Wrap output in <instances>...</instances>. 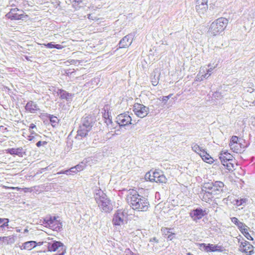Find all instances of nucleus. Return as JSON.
Segmentation results:
<instances>
[{"mask_svg": "<svg viewBox=\"0 0 255 255\" xmlns=\"http://www.w3.org/2000/svg\"><path fill=\"white\" fill-rule=\"evenodd\" d=\"M231 148L234 152L236 153L241 152L242 144L240 143H236L234 144L229 145Z\"/></svg>", "mask_w": 255, "mask_h": 255, "instance_id": "bb28decb", "label": "nucleus"}, {"mask_svg": "<svg viewBox=\"0 0 255 255\" xmlns=\"http://www.w3.org/2000/svg\"><path fill=\"white\" fill-rule=\"evenodd\" d=\"M203 192L204 194L202 198V200L206 202H209V200L213 197V194H211L210 191H207L206 190H205V191Z\"/></svg>", "mask_w": 255, "mask_h": 255, "instance_id": "c85d7f7f", "label": "nucleus"}, {"mask_svg": "<svg viewBox=\"0 0 255 255\" xmlns=\"http://www.w3.org/2000/svg\"><path fill=\"white\" fill-rule=\"evenodd\" d=\"M72 2H77L78 3H80L82 2L81 0H71Z\"/></svg>", "mask_w": 255, "mask_h": 255, "instance_id": "603ef678", "label": "nucleus"}, {"mask_svg": "<svg viewBox=\"0 0 255 255\" xmlns=\"http://www.w3.org/2000/svg\"><path fill=\"white\" fill-rule=\"evenodd\" d=\"M28 232V230L27 229H25L24 230V233L25 232Z\"/></svg>", "mask_w": 255, "mask_h": 255, "instance_id": "680f3d73", "label": "nucleus"}, {"mask_svg": "<svg viewBox=\"0 0 255 255\" xmlns=\"http://www.w3.org/2000/svg\"><path fill=\"white\" fill-rule=\"evenodd\" d=\"M171 96V95H169L167 96H164L162 98L161 101L164 103L166 104L168 100V99L170 98Z\"/></svg>", "mask_w": 255, "mask_h": 255, "instance_id": "ea45409f", "label": "nucleus"}, {"mask_svg": "<svg viewBox=\"0 0 255 255\" xmlns=\"http://www.w3.org/2000/svg\"><path fill=\"white\" fill-rule=\"evenodd\" d=\"M248 229H249V228H246L244 230V231H243V232L242 233L244 234V235L246 237V238L247 239H248L249 240H253V239L251 237L250 234H249V233L248 232Z\"/></svg>", "mask_w": 255, "mask_h": 255, "instance_id": "72a5a7b5", "label": "nucleus"}, {"mask_svg": "<svg viewBox=\"0 0 255 255\" xmlns=\"http://www.w3.org/2000/svg\"><path fill=\"white\" fill-rule=\"evenodd\" d=\"M57 174H67V175H69V174H71V173H69V170H66L61 171L60 172H58Z\"/></svg>", "mask_w": 255, "mask_h": 255, "instance_id": "a18cd8bd", "label": "nucleus"}, {"mask_svg": "<svg viewBox=\"0 0 255 255\" xmlns=\"http://www.w3.org/2000/svg\"><path fill=\"white\" fill-rule=\"evenodd\" d=\"M58 217L53 216V217H49L47 218L46 219L44 220V224L46 227H48L50 229H52L53 231H55L57 232L60 231V226L53 227L54 225L53 224L56 222Z\"/></svg>", "mask_w": 255, "mask_h": 255, "instance_id": "4468645a", "label": "nucleus"}, {"mask_svg": "<svg viewBox=\"0 0 255 255\" xmlns=\"http://www.w3.org/2000/svg\"><path fill=\"white\" fill-rule=\"evenodd\" d=\"M33 138H34V136H29V140H32V139H33Z\"/></svg>", "mask_w": 255, "mask_h": 255, "instance_id": "4d7b16f0", "label": "nucleus"}, {"mask_svg": "<svg viewBox=\"0 0 255 255\" xmlns=\"http://www.w3.org/2000/svg\"><path fill=\"white\" fill-rule=\"evenodd\" d=\"M63 46L60 44H55V48L57 49H61L63 48Z\"/></svg>", "mask_w": 255, "mask_h": 255, "instance_id": "8fccbe9b", "label": "nucleus"}, {"mask_svg": "<svg viewBox=\"0 0 255 255\" xmlns=\"http://www.w3.org/2000/svg\"><path fill=\"white\" fill-rule=\"evenodd\" d=\"M238 137L237 136H233L230 140V144H234L236 143H238Z\"/></svg>", "mask_w": 255, "mask_h": 255, "instance_id": "e433bc0d", "label": "nucleus"}, {"mask_svg": "<svg viewBox=\"0 0 255 255\" xmlns=\"http://www.w3.org/2000/svg\"><path fill=\"white\" fill-rule=\"evenodd\" d=\"M30 132L31 134H32L35 133L33 131H30Z\"/></svg>", "mask_w": 255, "mask_h": 255, "instance_id": "052dcab7", "label": "nucleus"}, {"mask_svg": "<svg viewBox=\"0 0 255 255\" xmlns=\"http://www.w3.org/2000/svg\"><path fill=\"white\" fill-rule=\"evenodd\" d=\"M253 246L248 241L241 242L239 247V251L245 253L247 255H252L254 252Z\"/></svg>", "mask_w": 255, "mask_h": 255, "instance_id": "ddd939ff", "label": "nucleus"}, {"mask_svg": "<svg viewBox=\"0 0 255 255\" xmlns=\"http://www.w3.org/2000/svg\"><path fill=\"white\" fill-rule=\"evenodd\" d=\"M47 143V142L45 141H39L36 143V145L37 147H40L41 145H45Z\"/></svg>", "mask_w": 255, "mask_h": 255, "instance_id": "a19ab883", "label": "nucleus"}, {"mask_svg": "<svg viewBox=\"0 0 255 255\" xmlns=\"http://www.w3.org/2000/svg\"><path fill=\"white\" fill-rule=\"evenodd\" d=\"M13 188L14 189V188ZM14 189H16L17 190H19L20 189V188L19 187H15V188H14Z\"/></svg>", "mask_w": 255, "mask_h": 255, "instance_id": "bf43d9fd", "label": "nucleus"}, {"mask_svg": "<svg viewBox=\"0 0 255 255\" xmlns=\"http://www.w3.org/2000/svg\"><path fill=\"white\" fill-rule=\"evenodd\" d=\"M127 199L133 210L145 212L148 209L149 203L148 200L144 197L140 195L135 190L130 189L128 190Z\"/></svg>", "mask_w": 255, "mask_h": 255, "instance_id": "f257e3e1", "label": "nucleus"}, {"mask_svg": "<svg viewBox=\"0 0 255 255\" xmlns=\"http://www.w3.org/2000/svg\"><path fill=\"white\" fill-rule=\"evenodd\" d=\"M207 214L206 210L201 208H197L190 212V216L194 221L197 222Z\"/></svg>", "mask_w": 255, "mask_h": 255, "instance_id": "9b49d317", "label": "nucleus"}, {"mask_svg": "<svg viewBox=\"0 0 255 255\" xmlns=\"http://www.w3.org/2000/svg\"><path fill=\"white\" fill-rule=\"evenodd\" d=\"M55 165H53V164H50L49 166L45 167V168H43L42 169V170L43 171H46V170H48L49 169H51L52 168L55 167Z\"/></svg>", "mask_w": 255, "mask_h": 255, "instance_id": "37998d69", "label": "nucleus"}, {"mask_svg": "<svg viewBox=\"0 0 255 255\" xmlns=\"http://www.w3.org/2000/svg\"><path fill=\"white\" fill-rule=\"evenodd\" d=\"M228 23L227 19L223 17L219 18L211 23L208 32L213 36L219 34L224 30Z\"/></svg>", "mask_w": 255, "mask_h": 255, "instance_id": "7ed1b4c3", "label": "nucleus"}, {"mask_svg": "<svg viewBox=\"0 0 255 255\" xmlns=\"http://www.w3.org/2000/svg\"><path fill=\"white\" fill-rule=\"evenodd\" d=\"M109 122V123H112V120H111V119H108V122Z\"/></svg>", "mask_w": 255, "mask_h": 255, "instance_id": "13d9d810", "label": "nucleus"}, {"mask_svg": "<svg viewBox=\"0 0 255 255\" xmlns=\"http://www.w3.org/2000/svg\"><path fill=\"white\" fill-rule=\"evenodd\" d=\"M0 242H2L1 237H0Z\"/></svg>", "mask_w": 255, "mask_h": 255, "instance_id": "e2e57ef3", "label": "nucleus"}, {"mask_svg": "<svg viewBox=\"0 0 255 255\" xmlns=\"http://www.w3.org/2000/svg\"><path fill=\"white\" fill-rule=\"evenodd\" d=\"M204 246V247L205 248V250L207 252H216V251H222V250L221 249V246H218L217 245H214L213 244H208L206 245L205 244H202Z\"/></svg>", "mask_w": 255, "mask_h": 255, "instance_id": "aec40b11", "label": "nucleus"}, {"mask_svg": "<svg viewBox=\"0 0 255 255\" xmlns=\"http://www.w3.org/2000/svg\"><path fill=\"white\" fill-rule=\"evenodd\" d=\"M191 147H192V149L194 151H195V152H196L200 155V152H202V151H203L205 150L202 147H200L198 144H197V143H194L192 144Z\"/></svg>", "mask_w": 255, "mask_h": 255, "instance_id": "7c9ffc66", "label": "nucleus"}, {"mask_svg": "<svg viewBox=\"0 0 255 255\" xmlns=\"http://www.w3.org/2000/svg\"><path fill=\"white\" fill-rule=\"evenodd\" d=\"M245 226H246V225L241 222H240L238 223V224L237 225V227L238 228H241L242 227H245Z\"/></svg>", "mask_w": 255, "mask_h": 255, "instance_id": "09e8293b", "label": "nucleus"}, {"mask_svg": "<svg viewBox=\"0 0 255 255\" xmlns=\"http://www.w3.org/2000/svg\"><path fill=\"white\" fill-rule=\"evenodd\" d=\"M75 170L77 171V172H79L80 171H81L83 169V166L82 165L78 164L74 166Z\"/></svg>", "mask_w": 255, "mask_h": 255, "instance_id": "58836bf2", "label": "nucleus"}, {"mask_svg": "<svg viewBox=\"0 0 255 255\" xmlns=\"http://www.w3.org/2000/svg\"><path fill=\"white\" fill-rule=\"evenodd\" d=\"M213 183L214 182L205 183L203 186L202 191L204 192L205 190L207 191H211L213 190Z\"/></svg>", "mask_w": 255, "mask_h": 255, "instance_id": "2f4dec72", "label": "nucleus"}, {"mask_svg": "<svg viewBox=\"0 0 255 255\" xmlns=\"http://www.w3.org/2000/svg\"><path fill=\"white\" fill-rule=\"evenodd\" d=\"M9 219L7 218H0V231L6 227L8 226Z\"/></svg>", "mask_w": 255, "mask_h": 255, "instance_id": "c756f323", "label": "nucleus"}, {"mask_svg": "<svg viewBox=\"0 0 255 255\" xmlns=\"http://www.w3.org/2000/svg\"><path fill=\"white\" fill-rule=\"evenodd\" d=\"M25 109L31 113H35L36 111L40 110L37 105L32 101L27 102L25 106Z\"/></svg>", "mask_w": 255, "mask_h": 255, "instance_id": "a211bd4d", "label": "nucleus"}, {"mask_svg": "<svg viewBox=\"0 0 255 255\" xmlns=\"http://www.w3.org/2000/svg\"><path fill=\"white\" fill-rule=\"evenodd\" d=\"M126 213L121 210H118L114 215L112 223L114 226H121L124 225Z\"/></svg>", "mask_w": 255, "mask_h": 255, "instance_id": "6e6552de", "label": "nucleus"}, {"mask_svg": "<svg viewBox=\"0 0 255 255\" xmlns=\"http://www.w3.org/2000/svg\"><path fill=\"white\" fill-rule=\"evenodd\" d=\"M235 201L236 205L238 206H241L244 204H245L247 201V199L246 198H243L240 200L237 199Z\"/></svg>", "mask_w": 255, "mask_h": 255, "instance_id": "c9c22d12", "label": "nucleus"}, {"mask_svg": "<svg viewBox=\"0 0 255 255\" xmlns=\"http://www.w3.org/2000/svg\"><path fill=\"white\" fill-rule=\"evenodd\" d=\"M133 111L137 117L143 118L147 116L149 109L143 104L135 103L133 106Z\"/></svg>", "mask_w": 255, "mask_h": 255, "instance_id": "423d86ee", "label": "nucleus"}, {"mask_svg": "<svg viewBox=\"0 0 255 255\" xmlns=\"http://www.w3.org/2000/svg\"><path fill=\"white\" fill-rule=\"evenodd\" d=\"M37 243L35 241H28L24 243L23 245V249L30 250L36 246Z\"/></svg>", "mask_w": 255, "mask_h": 255, "instance_id": "a878e982", "label": "nucleus"}, {"mask_svg": "<svg viewBox=\"0 0 255 255\" xmlns=\"http://www.w3.org/2000/svg\"><path fill=\"white\" fill-rule=\"evenodd\" d=\"M43 243L45 244V242H39V243H37L36 246L37 245L40 246V245H42Z\"/></svg>", "mask_w": 255, "mask_h": 255, "instance_id": "5fc2aeb1", "label": "nucleus"}, {"mask_svg": "<svg viewBox=\"0 0 255 255\" xmlns=\"http://www.w3.org/2000/svg\"><path fill=\"white\" fill-rule=\"evenodd\" d=\"M49 119L50 122L53 126H55L58 123V119L57 117H54L53 116L50 115Z\"/></svg>", "mask_w": 255, "mask_h": 255, "instance_id": "f704fd0d", "label": "nucleus"}, {"mask_svg": "<svg viewBox=\"0 0 255 255\" xmlns=\"http://www.w3.org/2000/svg\"><path fill=\"white\" fill-rule=\"evenodd\" d=\"M208 0H196L195 8L199 14H204L208 8Z\"/></svg>", "mask_w": 255, "mask_h": 255, "instance_id": "f8f14e48", "label": "nucleus"}, {"mask_svg": "<svg viewBox=\"0 0 255 255\" xmlns=\"http://www.w3.org/2000/svg\"><path fill=\"white\" fill-rule=\"evenodd\" d=\"M224 184L220 181H216L213 183V190L210 191L213 195H218L223 192Z\"/></svg>", "mask_w": 255, "mask_h": 255, "instance_id": "2eb2a0df", "label": "nucleus"}, {"mask_svg": "<svg viewBox=\"0 0 255 255\" xmlns=\"http://www.w3.org/2000/svg\"><path fill=\"white\" fill-rule=\"evenodd\" d=\"M57 94L60 96L61 99L66 100L67 102L71 101L74 95L63 89H58Z\"/></svg>", "mask_w": 255, "mask_h": 255, "instance_id": "f3484780", "label": "nucleus"}, {"mask_svg": "<svg viewBox=\"0 0 255 255\" xmlns=\"http://www.w3.org/2000/svg\"><path fill=\"white\" fill-rule=\"evenodd\" d=\"M95 199L101 210L106 213L113 210L111 201L107 198V195L101 190H98L95 194Z\"/></svg>", "mask_w": 255, "mask_h": 255, "instance_id": "f03ea898", "label": "nucleus"}, {"mask_svg": "<svg viewBox=\"0 0 255 255\" xmlns=\"http://www.w3.org/2000/svg\"><path fill=\"white\" fill-rule=\"evenodd\" d=\"M240 230V231L243 233V231H244V230L246 228H248V227L246 225V226L245 227H242L241 228H238Z\"/></svg>", "mask_w": 255, "mask_h": 255, "instance_id": "3c124183", "label": "nucleus"}, {"mask_svg": "<svg viewBox=\"0 0 255 255\" xmlns=\"http://www.w3.org/2000/svg\"><path fill=\"white\" fill-rule=\"evenodd\" d=\"M233 155L230 153H228L227 151H223L220 153L219 156V158L223 165L226 166L229 170L231 169V167L233 168V164L229 162L230 161L233 160Z\"/></svg>", "mask_w": 255, "mask_h": 255, "instance_id": "1a4fd4ad", "label": "nucleus"}, {"mask_svg": "<svg viewBox=\"0 0 255 255\" xmlns=\"http://www.w3.org/2000/svg\"><path fill=\"white\" fill-rule=\"evenodd\" d=\"M149 242H154L158 243V240L156 239V238L154 237L153 238L150 239V240H149Z\"/></svg>", "mask_w": 255, "mask_h": 255, "instance_id": "de8ad7c7", "label": "nucleus"}, {"mask_svg": "<svg viewBox=\"0 0 255 255\" xmlns=\"http://www.w3.org/2000/svg\"><path fill=\"white\" fill-rule=\"evenodd\" d=\"M6 153H9L11 155H15L19 157H22L25 154V151L22 147H19L17 148H8L6 150Z\"/></svg>", "mask_w": 255, "mask_h": 255, "instance_id": "6ab92c4d", "label": "nucleus"}, {"mask_svg": "<svg viewBox=\"0 0 255 255\" xmlns=\"http://www.w3.org/2000/svg\"><path fill=\"white\" fill-rule=\"evenodd\" d=\"M69 173H76L78 172L77 171L75 170V168L74 166L71 167L69 170Z\"/></svg>", "mask_w": 255, "mask_h": 255, "instance_id": "49530a36", "label": "nucleus"}, {"mask_svg": "<svg viewBox=\"0 0 255 255\" xmlns=\"http://www.w3.org/2000/svg\"><path fill=\"white\" fill-rule=\"evenodd\" d=\"M166 181L167 179L165 177V176L163 174L160 173V175L156 182L160 183H166Z\"/></svg>", "mask_w": 255, "mask_h": 255, "instance_id": "473e14b6", "label": "nucleus"}, {"mask_svg": "<svg viewBox=\"0 0 255 255\" xmlns=\"http://www.w3.org/2000/svg\"><path fill=\"white\" fill-rule=\"evenodd\" d=\"M45 246L49 252L58 251L60 253H66V248L64 245L60 241H52L51 242H45Z\"/></svg>", "mask_w": 255, "mask_h": 255, "instance_id": "39448f33", "label": "nucleus"}, {"mask_svg": "<svg viewBox=\"0 0 255 255\" xmlns=\"http://www.w3.org/2000/svg\"><path fill=\"white\" fill-rule=\"evenodd\" d=\"M46 47L48 48H55V44L52 42H50L45 45Z\"/></svg>", "mask_w": 255, "mask_h": 255, "instance_id": "c03bdc74", "label": "nucleus"}, {"mask_svg": "<svg viewBox=\"0 0 255 255\" xmlns=\"http://www.w3.org/2000/svg\"><path fill=\"white\" fill-rule=\"evenodd\" d=\"M30 128L33 129L36 128V126L34 124H31L29 126Z\"/></svg>", "mask_w": 255, "mask_h": 255, "instance_id": "864d4df0", "label": "nucleus"}, {"mask_svg": "<svg viewBox=\"0 0 255 255\" xmlns=\"http://www.w3.org/2000/svg\"><path fill=\"white\" fill-rule=\"evenodd\" d=\"M160 175V173L159 172L154 171L153 172L152 175H151L150 174L146 173L145 175V178H148L150 181L156 182Z\"/></svg>", "mask_w": 255, "mask_h": 255, "instance_id": "412c9836", "label": "nucleus"}, {"mask_svg": "<svg viewBox=\"0 0 255 255\" xmlns=\"http://www.w3.org/2000/svg\"><path fill=\"white\" fill-rule=\"evenodd\" d=\"M53 227H58V226H60V231L62 230V223L59 221V220H56V222H55L53 224Z\"/></svg>", "mask_w": 255, "mask_h": 255, "instance_id": "4c0bfd02", "label": "nucleus"}, {"mask_svg": "<svg viewBox=\"0 0 255 255\" xmlns=\"http://www.w3.org/2000/svg\"><path fill=\"white\" fill-rule=\"evenodd\" d=\"M2 242L5 245H11L15 242V238L13 236L1 237Z\"/></svg>", "mask_w": 255, "mask_h": 255, "instance_id": "393cba45", "label": "nucleus"}, {"mask_svg": "<svg viewBox=\"0 0 255 255\" xmlns=\"http://www.w3.org/2000/svg\"><path fill=\"white\" fill-rule=\"evenodd\" d=\"M94 119L91 117H86L82 118L81 125L77 131V136L85 137L88 132L91 129L94 124Z\"/></svg>", "mask_w": 255, "mask_h": 255, "instance_id": "20e7f679", "label": "nucleus"}, {"mask_svg": "<svg viewBox=\"0 0 255 255\" xmlns=\"http://www.w3.org/2000/svg\"><path fill=\"white\" fill-rule=\"evenodd\" d=\"M117 122L120 127H124L131 123V118L127 114L124 113L118 115L117 118Z\"/></svg>", "mask_w": 255, "mask_h": 255, "instance_id": "9d476101", "label": "nucleus"}, {"mask_svg": "<svg viewBox=\"0 0 255 255\" xmlns=\"http://www.w3.org/2000/svg\"><path fill=\"white\" fill-rule=\"evenodd\" d=\"M171 229L167 228H162L161 231L163 235L167 236L169 240H172L175 236V234L170 232Z\"/></svg>", "mask_w": 255, "mask_h": 255, "instance_id": "b1692460", "label": "nucleus"}, {"mask_svg": "<svg viewBox=\"0 0 255 255\" xmlns=\"http://www.w3.org/2000/svg\"><path fill=\"white\" fill-rule=\"evenodd\" d=\"M200 156L204 161L208 163L213 162V159L205 150L202 152H200Z\"/></svg>", "mask_w": 255, "mask_h": 255, "instance_id": "4be33fe9", "label": "nucleus"}, {"mask_svg": "<svg viewBox=\"0 0 255 255\" xmlns=\"http://www.w3.org/2000/svg\"><path fill=\"white\" fill-rule=\"evenodd\" d=\"M9 4L11 5V6H13V5H14L15 4L13 3V1L12 0H11L9 1Z\"/></svg>", "mask_w": 255, "mask_h": 255, "instance_id": "6e6d98bb", "label": "nucleus"}, {"mask_svg": "<svg viewBox=\"0 0 255 255\" xmlns=\"http://www.w3.org/2000/svg\"><path fill=\"white\" fill-rule=\"evenodd\" d=\"M213 68H210L207 70V73L205 75H201L199 73L196 77V81H203L204 78H208L211 75V72L212 71Z\"/></svg>", "mask_w": 255, "mask_h": 255, "instance_id": "5701e85b", "label": "nucleus"}, {"mask_svg": "<svg viewBox=\"0 0 255 255\" xmlns=\"http://www.w3.org/2000/svg\"><path fill=\"white\" fill-rule=\"evenodd\" d=\"M6 16L11 20H23L24 18H27L28 16L25 14L22 10L15 8L11 9L10 11L6 14Z\"/></svg>", "mask_w": 255, "mask_h": 255, "instance_id": "0eeeda50", "label": "nucleus"}, {"mask_svg": "<svg viewBox=\"0 0 255 255\" xmlns=\"http://www.w3.org/2000/svg\"><path fill=\"white\" fill-rule=\"evenodd\" d=\"M159 74L155 72H153V73L151 74V82L153 86H156L158 83L159 81Z\"/></svg>", "mask_w": 255, "mask_h": 255, "instance_id": "cd10ccee", "label": "nucleus"}, {"mask_svg": "<svg viewBox=\"0 0 255 255\" xmlns=\"http://www.w3.org/2000/svg\"><path fill=\"white\" fill-rule=\"evenodd\" d=\"M231 221L235 224L236 226L238 224V223L240 222L239 220L236 218V217H232L231 218Z\"/></svg>", "mask_w": 255, "mask_h": 255, "instance_id": "79ce46f5", "label": "nucleus"}, {"mask_svg": "<svg viewBox=\"0 0 255 255\" xmlns=\"http://www.w3.org/2000/svg\"><path fill=\"white\" fill-rule=\"evenodd\" d=\"M132 42V35L128 34L124 37L120 41L119 45L120 48H124L128 47Z\"/></svg>", "mask_w": 255, "mask_h": 255, "instance_id": "dca6fc26", "label": "nucleus"}]
</instances>
